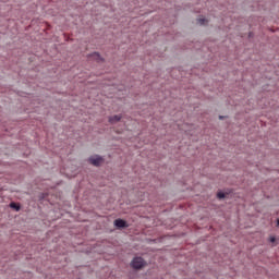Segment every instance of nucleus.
<instances>
[{
    "mask_svg": "<svg viewBox=\"0 0 279 279\" xmlns=\"http://www.w3.org/2000/svg\"><path fill=\"white\" fill-rule=\"evenodd\" d=\"M227 125H230V121H227Z\"/></svg>",
    "mask_w": 279,
    "mask_h": 279,
    "instance_id": "ddd939ff",
    "label": "nucleus"
},
{
    "mask_svg": "<svg viewBox=\"0 0 279 279\" xmlns=\"http://www.w3.org/2000/svg\"><path fill=\"white\" fill-rule=\"evenodd\" d=\"M88 162H90V165L94 167H100L101 162H104V157L99 155H93L88 158Z\"/></svg>",
    "mask_w": 279,
    "mask_h": 279,
    "instance_id": "f257e3e1",
    "label": "nucleus"
},
{
    "mask_svg": "<svg viewBox=\"0 0 279 279\" xmlns=\"http://www.w3.org/2000/svg\"><path fill=\"white\" fill-rule=\"evenodd\" d=\"M277 228H279V219H277Z\"/></svg>",
    "mask_w": 279,
    "mask_h": 279,
    "instance_id": "f8f14e48",
    "label": "nucleus"
},
{
    "mask_svg": "<svg viewBox=\"0 0 279 279\" xmlns=\"http://www.w3.org/2000/svg\"><path fill=\"white\" fill-rule=\"evenodd\" d=\"M121 119H123V116L121 114H114V116H110L108 118V121L111 125H114V123H119V121H121Z\"/></svg>",
    "mask_w": 279,
    "mask_h": 279,
    "instance_id": "7ed1b4c3",
    "label": "nucleus"
},
{
    "mask_svg": "<svg viewBox=\"0 0 279 279\" xmlns=\"http://www.w3.org/2000/svg\"><path fill=\"white\" fill-rule=\"evenodd\" d=\"M10 208H13V210H16L17 213L21 210V206L16 203H11Z\"/></svg>",
    "mask_w": 279,
    "mask_h": 279,
    "instance_id": "423d86ee",
    "label": "nucleus"
},
{
    "mask_svg": "<svg viewBox=\"0 0 279 279\" xmlns=\"http://www.w3.org/2000/svg\"><path fill=\"white\" fill-rule=\"evenodd\" d=\"M97 58L96 61L97 62H106V59L104 57H101V53L94 51L92 53L88 54V58Z\"/></svg>",
    "mask_w": 279,
    "mask_h": 279,
    "instance_id": "39448f33",
    "label": "nucleus"
},
{
    "mask_svg": "<svg viewBox=\"0 0 279 279\" xmlns=\"http://www.w3.org/2000/svg\"><path fill=\"white\" fill-rule=\"evenodd\" d=\"M197 23H199V25H204V23H206V19L201 17L197 20Z\"/></svg>",
    "mask_w": 279,
    "mask_h": 279,
    "instance_id": "6e6552de",
    "label": "nucleus"
},
{
    "mask_svg": "<svg viewBox=\"0 0 279 279\" xmlns=\"http://www.w3.org/2000/svg\"><path fill=\"white\" fill-rule=\"evenodd\" d=\"M248 38H254V32L248 33Z\"/></svg>",
    "mask_w": 279,
    "mask_h": 279,
    "instance_id": "9d476101",
    "label": "nucleus"
},
{
    "mask_svg": "<svg viewBox=\"0 0 279 279\" xmlns=\"http://www.w3.org/2000/svg\"><path fill=\"white\" fill-rule=\"evenodd\" d=\"M217 197H218V199H223V197H226V194L223 192H219L217 194Z\"/></svg>",
    "mask_w": 279,
    "mask_h": 279,
    "instance_id": "0eeeda50",
    "label": "nucleus"
},
{
    "mask_svg": "<svg viewBox=\"0 0 279 279\" xmlns=\"http://www.w3.org/2000/svg\"><path fill=\"white\" fill-rule=\"evenodd\" d=\"M270 243H276V238L271 236L270 238Z\"/></svg>",
    "mask_w": 279,
    "mask_h": 279,
    "instance_id": "9b49d317",
    "label": "nucleus"
},
{
    "mask_svg": "<svg viewBox=\"0 0 279 279\" xmlns=\"http://www.w3.org/2000/svg\"><path fill=\"white\" fill-rule=\"evenodd\" d=\"M113 226H116V228H128V221L119 218L114 220Z\"/></svg>",
    "mask_w": 279,
    "mask_h": 279,
    "instance_id": "20e7f679",
    "label": "nucleus"
},
{
    "mask_svg": "<svg viewBox=\"0 0 279 279\" xmlns=\"http://www.w3.org/2000/svg\"><path fill=\"white\" fill-rule=\"evenodd\" d=\"M133 269H142V267L145 265V260L143 257H135L131 263Z\"/></svg>",
    "mask_w": 279,
    "mask_h": 279,
    "instance_id": "f03ea898",
    "label": "nucleus"
},
{
    "mask_svg": "<svg viewBox=\"0 0 279 279\" xmlns=\"http://www.w3.org/2000/svg\"><path fill=\"white\" fill-rule=\"evenodd\" d=\"M218 119H219L220 121H223V119H228V116H219Z\"/></svg>",
    "mask_w": 279,
    "mask_h": 279,
    "instance_id": "1a4fd4ad",
    "label": "nucleus"
}]
</instances>
